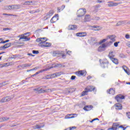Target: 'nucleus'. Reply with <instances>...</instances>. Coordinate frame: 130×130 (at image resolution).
<instances>
[{
  "instance_id": "obj_1",
  "label": "nucleus",
  "mask_w": 130,
  "mask_h": 130,
  "mask_svg": "<svg viewBox=\"0 0 130 130\" xmlns=\"http://www.w3.org/2000/svg\"><path fill=\"white\" fill-rule=\"evenodd\" d=\"M38 46L40 47H50L51 46V43L45 41H42L38 44Z\"/></svg>"
},
{
  "instance_id": "obj_2",
  "label": "nucleus",
  "mask_w": 130,
  "mask_h": 130,
  "mask_svg": "<svg viewBox=\"0 0 130 130\" xmlns=\"http://www.w3.org/2000/svg\"><path fill=\"white\" fill-rule=\"evenodd\" d=\"M86 14V9H80L77 11V17L82 18Z\"/></svg>"
},
{
  "instance_id": "obj_3",
  "label": "nucleus",
  "mask_w": 130,
  "mask_h": 130,
  "mask_svg": "<svg viewBox=\"0 0 130 130\" xmlns=\"http://www.w3.org/2000/svg\"><path fill=\"white\" fill-rule=\"evenodd\" d=\"M125 99V96H124V95L121 94H119L117 95L115 98V99L116 100V101L118 103H121V102H122V99Z\"/></svg>"
},
{
  "instance_id": "obj_4",
  "label": "nucleus",
  "mask_w": 130,
  "mask_h": 130,
  "mask_svg": "<svg viewBox=\"0 0 130 130\" xmlns=\"http://www.w3.org/2000/svg\"><path fill=\"white\" fill-rule=\"evenodd\" d=\"M108 64H109V62L107 59H105L102 61V63H101V66L103 69H106L108 68Z\"/></svg>"
},
{
  "instance_id": "obj_5",
  "label": "nucleus",
  "mask_w": 130,
  "mask_h": 130,
  "mask_svg": "<svg viewBox=\"0 0 130 130\" xmlns=\"http://www.w3.org/2000/svg\"><path fill=\"white\" fill-rule=\"evenodd\" d=\"M85 90L88 91V92H92V91H93V92H96V91H97L96 87H94V86H88L85 88Z\"/></svg>"
},
{
  "instance_id": "obj_6",
  "label": "nucleus",
  "mask_w": 130,
  "mask_h": 130,
  "mask_svg": "<svg viewBox=\"0 0 130 130\" xmlns=\"http://www.w3.org/2000/svg\"><path fill=\"white\" fill-rule=\"evenodd\" d=\"M12 99V97L10 96H7L6 97L3 98L1 100V102L2 103H5V102H9Z\"/></svg>"
},
{
  "instance_id": "obj_7",
  "label": "nucleus",
  "mask_w": 130,
  "mask_h": 130,
  "mask_svg": "<svg viewBox=\"0 0 130 130\" xmlns=\"http://www.w3.org/2000/svg\"><path fill=\"white\" fill-rule=\"evenodd\" d=\"M105 48H106V44H103L98 48V50L100 52H102V51H105Z\"/></svg>"
},
{
  "instance_id": "obj_8",
  "label": "nucleus",
  "mask_w": 130,
  "mask_h": 130,
  "mask_svg": "<svg viewBox=\"0 0 130 130\" xmlns=\"http://www.w3.org/2000/svg\"><path fill=\"white\" fill-rule=\"evenodd\" d=\"M108 4V7H116L118 6V5H120V4H121V2L119 3H114L113 2H109Z\"/></svg>"
},
{
  "instance_id": "obj_9",
  "label": "nucleus",
  "mask_w": 130,
  "mask_h": 130,
  "mask_svg": "<svg viewBox=\"0 0 130 130\" xmlns=\"http://www.w3.org/2000/svg\"><path fill=\"white\" fill-rule=\"evenodd\" d=\"M76 74L77 76H84H84H86L87 74V72L84 70H81L77 72Z\"/></svg>"
},
{
  "instance_id": "obj_10",
  "label": "nucleus",
  "mask_w": 130,
  "mask_h": 130,
  "mask_svg": "<svg viewBox=\"0 0 130 130\" xmlns=\"http://www.w3.org/2000/svg\"><path fill=\"white\" fill-rule=\"evenodd\" d=\"M58 20V14H55V16H54L50 20V23H55L56 21Z\"/></svg>"
},
{
  "instance_id": "obj_11",
  "label": "nucleus",
  "mask_w": 130,
  "mask_h": 130,
  "mask_svg": "<svg viewBox=\"0 0 130 130\" xmlns=\"http://www.w3.org/2000/svg\"><path fill=\"white\" fill-rule=\"evenodd\" d=\"M53 68H64V65L60 63L52 64V67L50 69H53Z\"/></svg>"
},
{
  "instance_id": "obj_12",
  "label": "nucleus",
  "mask_w": 130,
  "mask_h": 130,
  "mask_svg": "<svg viewBox=\"0 0 130 130\" xmlns=\"http://www.w3.org/2000/svg\"><path fill=\"white\" fill-rule=\"evenodd\" d=\"M92 109L93 106L92 105H86L83 108L85 111H90V110H92Z\"/></svg>"
},
{
  "instance_id": "obj_13",
  "label": "nucleus",
  "mask_w": 130,
  "mask_h": 130,
  "mask_svg": "<svg viewBox=\"0 0 130 130\" xmlns=\"http://www.w3.org/2000/svg\"><path fill=\"white\" fill-rule=\"evenodd\" d=\"M78 29V26L77 25H70L68 26V29L69 30H77Z\"/></svg>"
},
{
  "instance_id": "obj_14",
  "label": "nucleus",
  "mask_w": 130,
  "mask_h": 130,
  "mask_svg": "<svg viewBox=\"0 0 130 130\" xmlns=\"http://www.w3.org/2000/svg\"><path fill=\"white\" fill-rule=\"evenodd\" d=\"M107 92L108 94H110L111 95H114L115 94V89L113 88H110V89L107 90Z\"/></svg>"
},
{
  "instance_id": "obj_15",
  "label": "nucleus",
  "mask_w": 130,
  "mask_h": 130,
  "mask_svg": "<svg viewBox=\"0 0 130 130\" xmlns=\"http://www.w3.org/2000/svg\"><path fill=\"white\" fill-rule=\"evenodd\" d=\"M115 109L118 110H121L122 109V105L121 104H116L115 105Z\"/></svg>"
},
{
  "instance_id": "obj_16",
  "label": "nucleus",
  "mask_w": 130,
  "mask_h": 130,
  "mask_svg": "<svg viewBox=\"0 0 130 130\" xmlns=\"http://www.w3.org/2000/svg\"><path fill=\"white\" fill-rule=\"evenodd\" d=\"M61 55V53L59 51H55L53 53V56H60Z\"/></svg>"
},
{
  "instance_id": "obj_17",
  "label": "nucleus",
  "mask_w": 130,
  "mask_h": 130,
  "mask_svg": "<svg viewBox=\"0 0 130 130\" xmlns=\"http://www.w3.org/2000/svg\"><path fill=\"white\" fill-rule=\"evenodd\" d=\"M52 15H53V10H50L46 15V17H47L46 19L47 20V19H49L50 17L52 16Z\"/></svg>"
},
{
  "instance_id": "obj_18",
  "label": "nucleus",
  "mask_w": 130,
  "mask_h": 130,
  "mask_svg": "<svg viewBox=\"0 0 130 130\" xmlns=\"http://www.w3.org/2000/svg\"><path fill=\"white\" fill-rule=\"evenodd\" d=\"M123 70H124V72H125L126 74L128 75H130L129 69H127V67L125 66H123L122 67Z\"/></svg>"
},
{
  "instance_id": "obj_19",
  "label": "nucleus",
  "mask_w": 130,
  "mask_h": 130,
  "mask_svg": "<svg viewBox=\"0 0 130 130\" xmlns=\"http://www.w3.org/2000/svg\"><path fill=\"white\" fill-rule=\"evenodd\" d=\"M115 36L113 35L108 36V38H109V39H111L112 42H115Z\"/></svg>"
},
{
  "instance_id": "obj_20",
  "label": "nucleus",
  "mask_w": 130,
  "mask_h": 130,
  "mask_svg": "<svg viewBox=\"0 0 130 130\" xmlns=\"http://www.w3.org/2000/svg\"><path fill=\"white\" fill-rule=\"evenodd\" d=\"M111 60H112V61H113V62L115 64H118V59L117 58H113L111 59Z\"/></svg>"
},
{
  "instance_id": "obj_21",
  "label": "nucleus",
  "mask_w": 130,
  "mask_h": 130,
  "mask_svg": "<svg viewBox=\"0 0 130 130\" xmlns=\"http://www.w3.org/2000/svg\"><path fill=\"white\" fill-rule=\"evenodd\" d=\"M90 41L93 43V44H96L97 43V39L96 38H91Z\"/></svg>"
},
{
  "instance_id": "obj_22",
  "label": "nucleus",
  "mask_w": 130,
  "mask_h": 130,
  "mask_svg": "<svg viewBox=\"0 0 130 130\" xmlns=\"http://www.w3.org/2000/svg\"><path fill=\"white\" fill-rule=\"evenodd\" d=\"M21 7V5H12V9H15L18 10V9H19Z\"/></svg>"
},
{
  "instance_id": "obj_23",
  "label": "nucleus",
  "mask_w": 130,
  "mask_h": 130,
  "mask_svg": "<svg viewBox=\"0 0 130 130\" xmlns=\"http://www.w3.org/2000/svg\"><path fill=\"white\" fill-rule=\"evenodd\" d=\"M113 51H111L109 52V54L108 55V56L109 57V58H110V59H111L112 58H113L114 57V55H113Z\"/></svg>"
},
{
  "instance_id": "obj_24",
  "label": "nucleus",
  "mask_w": 130,
  "mask_h": 130,
  "mask_svg": "<svg viewBox=\"0 0 130 130\" xmlns=\"http://www.w3.org/2000/svg\"><path fill=\"white\" fill-rule=\"evenodd\" d=\"M84 20L85 21H86V22L90 21V15H85Z\"/></svg>"
},
{
  "instance_id": "obj_25",
  "label": "nucleus",
  "mask_w": 130,
  "mask_h": 130,
  "mask_svg": "<svg viewBox=\"0 0 130 130\" xmlns=\"http://www.w3.org/2000/svg\"><path fill=\"white\" fill-rule=\"evenodd\" d=\"M88 90H85L84 91H83L82 93H81V97H83L84 96H85V95H88Z\"/></svg>"
},
{
  "instance_id": "obj_26",
  "label": "nucleus",
  "mask_w": 130,
  "mask_h": 130,
  "mask_svg": "<svg viewBox=\"0 0 130 130\" xmlns=\"http://www.w3.org/2000/svg\"><path fill=\"white\" fill-rule=\"evenodd\" d=\"M46 71H47V69H43V70H42L41 71H39L36 72L35 74L36 75V76H37V75H39V74H40V73H43V72H46Z\"/></svg>"
},
{
  "instance_id": "obj_27",
  "label": "nucleus",
  "mask_w": 130,
  "mask_h": 130,
  "mask_svg": "<svg viewBox=\"0 0 130 130\" xmlns=\"http://www.w3.org/2000/svg\"><path fill=\"white\" fill-rule=\"evenodd\" d=\"M32 63H25L21 66V68H27V67H31Z\"/></svg>"
},
{
  "instance_id": "obj_28",
  "label": "nucleus",
  "mask_w": 130,
  "mask_h": 130,
  "mask_svg": "<svg viewBox=\"0 0 130 130\" xmlns=\"http://www.w3.org/2000/svg\"><path fill=\"white\" fill-rule=\"evenodd\" d=\"M76 36L78 37H85V35H83V32L77 33Z\"/></svg>"
},
{
  "instance_id": "obj_29",
  "label": "nucleus",
  "mask_w": 130,
  "mask_h": 130,
  "mask_svg": "<svg viewBox=\"0 0 130 130\" xmlns=\"http://www.w3.org/2000/svg\"><path fill=\"white\" fill-rule=\"evenodd\" d=\"M119 126V124H118L117 123H114L112 126L114 128H116V130H117V126Z\"/></svg>"
},
{
  "instance_id": "obj_30",
  "label": "nucleus",
  "mask_w": 130,
  "mask_h": 130,
  "mask_svg": "<svg viewBox=\"0 0 130 130\" xmlns=\"http://www.w3.org/2000/svg\"><path fill=\"white\" fill-rule=\"evenodd\" d=\"M71 115H76V114H69V115L66 116L65 117H66V118H68V119L69 118H74V117H75V116H72L71 117Z\"/></svg>"
},
{
  "instance_id": "obj_31",
  "label": "nucleus",
  "mask_w": 130,
  "mask_h": 130,
  "mask_svg": "<svg viewBox=\"0 0 130 130\" xmlns=\"http://www.w3.org/2000/svg\"><path fill=\"white\" fill-rule=\"evenodd\" d=\"M75 91H76L75 88H70L68 90V93H73V92H75Z\"/></svg>"
},
{
  "instance_id": "obj_32",
  "label": "nucleus",
  "mask_w": 130,
  "mask_h": 130,
  "mask_svg": "<svg viewBox=\"0 0 130 130\" xmlns=\"http://www.w3.org/2000/svg\"><path fill=\"white\" fill-rule=\"evenodd\" d=\"M39 12H40V10H39V9L37 10H32V11H30L29 12L30 14H36V13H39Z\"/></svg>"
},
{
  "instance_id": "obj_33",
  "label": "nucleus",
  "mask_w": 130,
  "mask_h": 130,
  "mask_svg": "<svg viewBox=\"0 0 130 130\" xmlns=\"http://www.w3.org/2000/svg\"><path fill=\"white\" fill-rule=\"evenodd\" d=\"M122 24H124V21H120L118 22L117 23L116 26H120V25H122Z\"/></svg>"
},
{
  "instance_id": "obj_34",
  "label": "nucleus",
  "mask_w": 130,
  "mask_h": 130,
  "mask_svg": "<svg viewBox=\"0 0 130 130\" xmlns=\"http://www.w3.org/2000/svg\"><path fill=\"white\" fill-rule=\"evenodd\" d=\"M4 67H9L8 63L0 64V68H4Z\"/></svg>"
},
{
  "instance_id": "obj_35",
  "label": "nucleus",
  "mask_w": 130,
  "mask_h": 130,
  "mask_svg": "<svg viewBox=\"0 0 130 130\" xmlns=\"http://www.w3.org/2000/svg\"><path fill=\"white\" fill-rule=\"evenodd\" d=\"M112 43H113V42H112V41H110L109 42H107L106 44H105L106 47H107V46H110V45H111V44H112Z\"/></svg>"
},
{
  "instance_id": "obj_36",
  "label": "nucleus",
  "mask_w": 130,
  "mask_h": 130,
  "mask_svg": "<svg viewBox=\"0 0 130 130\" xmlns=\"http://www.w3.org/2000/svg\"><path fill=\"white\" fill-rule=\"evenodd\" d=\"M23 6H31V4H30L29 1H25L23 4Z\"/></svg>"
},
{
  "instance_id": "obj_37",
  "label": "nucleus",
  "mask_w": 130,
  "mask_h": 130,
  "mask_svg": "<svg viewBox=\"0 0 130 130\" xmlns=\"http://www.w3.org/2000/svg\"><path fill=\"white\" fill-rule=\"evenodd\" d=\"M6 10H13V6L9 5V6L6 7Z\"/></svg>"
},
{
  "instance_id": "obj_38",
  "label": "nucleus",
  "mask_w": 130,
  "mask_h": 130,
  "mask_svg": "<svg viewBox=\"0 0 130 130\" xmlns=\"http://www.w3.org/2000/svg\"><path fill=\"white\" fill-rule=\"evenodd\" d=\"M7 83H9V81H4L2 83H0V85H3V86H5V85L8 84Z\"/></svg>"
},
{
  "instance_id": "obj_39",
  "label": "nucleus",
  "mask_w": 130,
  "mask_h": 130,
  "mask_svg": "<svg viewBox=\"0 0 130 130\" xmlns=\"http://www.w3.org/2000/svg\"><path fill=\"white\" fill-rule=\"evenodd\" d=\"M65 7H66L65 6L63 5L61 7H60V9L57 8V10L59 12H60V11H62V10H63V9H64Z\"/></svg>"
},
{
  "instance_id": "obj_40",
  "label": "nucleus",
  "mask_w": 130,
  "mask_h": 130,
  "mask_svg": "<svg viewBox=\"0 0 130 130\" xmlns=\"http://www.w3.org/2000/svg\"><path fill=\"white\" fill-rule=\"evenodd\" d=\"M73 128L74 129L77 128V127L76 126L70 127L69 128L65 129L64 130H73Z\"/></svg>"
},
{
  "instance_id": "obj_41",
  "label": "nucleus",
  "mask_w": 130,
  "mask_h": 130,
  "mask_svg": "<svg viewBox=\"0 0 130 130\" xmlns=\"http://www.w3.org/2000/svg\"><path fill=\"white\" fill-rule=\"evenodd\" d=\"M108 39H104L100 42V44H102V43H104Z\"/></svg>"
},
{
  "instance_id": "obj_42",
  "label": "nucleus",
  "mask_w": 130,
  "mask_h": 130,
  "mask_svg": "<svg viewBox=\"0 0 130 130\" xmlns=\"http://www.w3.org/2000/svg\"><path fill=\"white\" fill-rule=\"evenodd\" d=\"M33 54H38L39 53V51L37 50H32Z\"/></svg>"
},
{
  "instance_id": "obj_43",
  "label": "nucleus",
  "mask_w": 130,
  "mask_h": 130,
  "mask_svg": "<svg viewBox=\"0 0 130 130\" xmlns=\"http://www.w3.org/2000/svg\"><path fill=\"white\" fill-rule=\"evenodd\" d=\"M119 56L121 57V58H124V57H125V55H124L123 53H120L119 54Z\"/></svg>"
},
{
  "instance_id": "obj_44",
  "label": "nucleus",
  "mask_w": 130,
  "mask_h": 130,
  "mask_svg": "<svg viewBox=\"0 0 130 130\" xmlns=\"http://www.w3.org/2000/svg\"><path fill=\"white\" fill-rule=\"evenodd\" d=\"M10 119V117H3V121H7V120H9Z\"/></svg>"
},
{
  "instance_id": "obj_45",
  "label": "nucleus",
  "mask_w": 130,
  "mask_h": 130,
  "mask_svg": "<svg viewBox=\"0 0 130 130\" xmlns=\"http://www.w3.org/2000/svg\"><path fill=\"white\" fill-rule=\"evenodd\" d=\"M38 92H39V93H43L44 92H45V90H43L42 88L41 89H39Z\"/></svg>"
},
{
  "instance_id": "obj_46",
  "label": "nucleus",
  "mask_w": 130,
  "mask_h": 130,
  "mask_svg": "<svg viewBox=\"0 0 130 130\" xmlns=\"http://www.w3.org/2000/svg\"><path fill=\"white\" fill-rule=\"evenodd\" d=\"M41 39V38H38L36 39V42H42L43 41H42Z\"/></svg>"
},
{
  "instance_id": "obj_47",
  "label": "nucleus",
  "mask_w": 130,
  "mask_h": 130,
  "mask_svg": "<svg viewBox=\"0 0 130 130\" xmlns=\"http://www.w3.org/2000/svg\"><path fill=\"white\" fill-rule=\"evenodd\" d=\"M118 43H119V42H115L114 43V46H115V47H117V46H118Z\"/></svg>"
},
{
  "instance_id": "obj_48",
  "label": "nucleus",
  "mask_w": 130,
  "mask_h": 130,
  "mask_svg": "<svg viewBox=\"0 0 130 130\" xmlns=\"http://www.w3.org/2000/svg\"><path fill=\"white\" fill-rule=\"evenodd\" d=\"M125 38H126V39H129V38H130L129 35L126 34L125 36Z\"/></svg>"
},
{
  "instance_id": "obj_49",
  "label": "nucleus",
  "mask_w": 130,
  "mask_h": 130,
  "mask_svg": "<svg viewBox=\"0 0 130 130\" xmlns=\"http://www.w3.org/2000/svg\"><path fill=\"white\" fill-rule=\"evenodd\" d=\"M5 45H6L7 48H9V47H10V46H11V45H12V44L8 43L6 44Z\"/></svg>"
},
{
  "instance_id": "obj_50",
  "label": "nucleus",
  "mask_w": 130,
  "mask_h": 130,
  "mask_svg": "<svg viewBox=\"0 0 130 130\" xmlns=\"http://www.w3.org/2000/svg\"><path fill=\"white\" fill-rule=\"evenodd\" d=\"M6 49L4 46L0 47V50H5Z\"/></svg>"
},
{
  "instance_id": "obj_51",
  "label": "nucleus",
  "mask_w": 130,
  "mask_h": 130,
  "mask_svg": "<svg viewBox=\"0 0 130 130\" xmlns=\"http://www.w3.org/2000/svg\"><path fill=\"white\" fill-rule=\"evenodd\" d=\"M126 115L127 117H128V118L130 119V112H127L126 113Z\"/></svg>"
},
{
  "instance_id": "obj_52",
  "label": "nucleus",
  "mask_w": 130,
  "mask_h": 130,
  "mask_svg": "<svg viewBox=\"0 0 130 130\" xmlns=\"http://www.w3.org/2000/svg\"><path fill=\"white\" fill-rule=\"evenodd\" d=\"M25 40H23V41H29L30 40V38H27V37H25Z\"/></svg>"
},
{
  "instance_id": "obj_53",
  "label": "nucleus",
  "mask_w": 130,
  "mask_h": 130,
  "mask_svg": "<svg viewBox=\"0 0 130 130\" xmlns=\"http://www.w3.org/2000/svg\"><path fill=\"white\" fill-rule=\"evenodd\" d=\"M95 120H99V119L98 118H94L92 119L91 121H90V122H93V121H95Z\"/></svg>"
},
{
  "instance_id": "obj_54",
  "label": "nucleus",
  "mask_w": 130,
  "mask_h": 130,
  "mask_svg": "<svg viewBox=\"0 0 130 130\" xmlns=\"http://www.w3.org/2000/svg\"><path fill=\"white\" fill-rule=\"evenodd\" d=\"M54 75H55V76H54ZM60 75V74H59V73H56L53 74L54 77H57Z\"/></svg>"
},
{
  "instance_id": "obj_55",
  "label": "nucleus",
  "mask_w": 130,
  "mask_h": 130,
  "mask_svg": "<svg viewBox=\"0 0 130 130\" xmlns=\"http://www.w3.org/2000/svg\"><path fill=\"white\" fill-rule=\"evenodd\" d=\"M41 39H43V41H45V42H46V41H47V38H41Z\"/></svg>"
},
{
  "instance_id": "obj_56",
  "label": "nucleus",
  "mask_w": 130,
  "mask_h": 130,
  "mask_svg": "<svg viewBox=\"0 0 130 130\" xmlns=\"http://www.w3.org/2000/svg\"><path fill=\"white\" fill-rule=\"evenodd\" d=\"M16 57H17V55H13L11 57V58L15 59Z\"/></svg>"
},
{
  "instance_id": "obj_57",
  "label": "nucleus",
  "mask_w": 130,
  "mask_h": 130,
  "mask_svg": "<svg viewBox=\"0 0 130 130\" xmlns=\"http://www.w3.org/2000/svg\"><path fill=\"white\" fill-rule=\"evenodd\" d=\"M26 36H22L20 37V38L19 39V40H21V39H25V38H26Z\"/></svg>"
},
{
  "instance_id": "obj_58",
  "label": "nucleus",
  "mask_w": 130,
  "mask_h": 130,
  "mask_svg": "<svg viewBox=\"0 0 130 130\" xmlns=\"http://www.w3.org/2000/svg\"><path fill=\"white\" fill-rule=\"evenodd\" d=\"M76 76H72L71 77V80H75L76 79Z\"/></svg>"
},
{
  "instance_id": "obj_59",
  "label": "nucleus",
  "mask_w": 130,
  "mask_h": 130,
  "mask_svg": "<svg viewBox=\"0 0 130 130\" xmlns=\"http://www.w3.org/2000/svg\"><path fill=\"white\" fill-rule=\"evenodd\" d=\"M36 128H37V129L41 128V126L39 125H36Z\"/></svg>"
},
{
  "instance_id": "obj_60",
  "label": "nucleus",
  "mask_w": 130,
  "mask_h": 130,
  "mask_svg": "<svg viewBox=\"0 0 130 130\" xmlns=\"http://www.w3.org/2000/svg\"><path fill=\"white\" fill-rule=\"evenodd\" d=\"M8 30H10V28L9 27L3 28L4 31H8Z\"/></svg>"
},
{
  "instance_id": "obj_61",
  "label": "nucleus",
  "mask_w": 130,
  "mask_h": 130,
  "mask_svg": "<svg viewBox=\"0 0 130 130\" xmlns=\"http://www.w3.org/2000/svg\"><path fill=\"white\" fill-rule=\"evenodd\" d=\"M97 2H98V3H99L100 4H101V3H104V1H103V0H98V1H97Z\"/></svg>"
},
{
  "instance_id": "obj_62",
  "label": "nucleus",
  "mask_w": 130,
  "mask_h": 130,
  "mask_svg": "<svg viewBox=\"0 0 130 130\" xmlns=\"http://www.w3.org/2000/svg\"><path fill=\"white\" fill-rule=\"evenodd\" d=\"M29 5H31V6H34V3H33L32 1H29Z\"/></svg>"
},
{
  "instance_id": "obj_63",
  "label": "nucleus",
  "mask_w": 130,
  "mask_h": 130,
  "mask_svg": "<svg viewBox=\"0 0 130 130\" xmlns=\"http://www.w3.org/2000/svg\"><path fill=\"white\" fill-rule=\"evenodd\" d=\"M110 129L116 130V128H114L112 126V127L109 128L108 129V130H110Z\"/></svg>"
},
{
  "instance_id": "obj_64",
  "label": "nucleus",
  "mask_w": 130,
  "mask_h": 130,
  "mask_svg": "<svg viewBox=\"0 0 130 130\" xmlns=\"http://www.w3.org/2000/svg\"><path fill=\"white\" fill-rule=\"evenodd\" d=\"M87 80H90V79H92V77L91 76H88L87 77Z\"/></svg>"
}]
</instances>
